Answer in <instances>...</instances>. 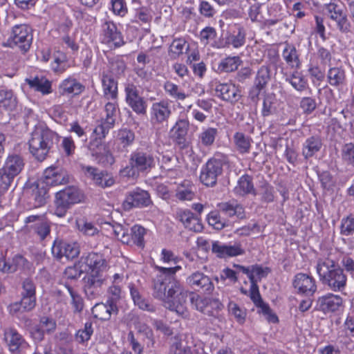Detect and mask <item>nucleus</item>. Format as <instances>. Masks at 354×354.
Instances as JSON below:
<instances>
[{
  "label": "nucleus",
  "instance_id": "obj_16",
  "mask_svg": "<svg viewBox=\"0 0 354 354\" xmlns=\"http://www.w3.org/2000/svg\"><path fill=\"white\" fill-rule=\"evenodd\" d=\"M104 275L88 274L84 278V292L89 299L97 298L102 293V286L105 283Z\"/></svg>",
  "mask_w": 354,
  "mask_h": 354
},
{
  "label": "nucleus",
  "instance_id": "obj_2",
  "mask_svg": "<svg viewBox=\"0 0 354 354\" xmlns=\"http://www.w3.org/2000/svg\"><path fill=\"white\" fill-rule=\"evenodd\" d=\"M158 158L151 151L138 149L133 151L129 159V165L121 170L123 176L137 177L140 173H149L155 168Z\"/></svg>",
  "mask_w": 354,
  "mask_h": 354
},
{
  "label": "nucleus",
  "instance_id": "obj_1",
  "mask_svg": "<svg viewBox=\"0 0 354 354\" xmlns=\"http://www.w3.org/2000/svg\"><path fill=\"white\" fill-rule=\"evenodd\" d=\"M317 274L320 281L334 292L343 291L347 283V277L343 268L330 257L317 259Z\"/></svg>",
  "mask_w": 354,
  "mask_h": 354
},
{
  "label": "nucleus",
  "instance_id": "obj_26",
  "mask_svg": "<svg viewBox=\"0 0 354 354\" xmlns=\"http://www.w3.org/2000/svg\"><path fill=\"white\" fill-rule=\"evenodd\" d=\"M215 92L218 97L232 103L237 102L241 97L238 88L232 83L216 84Z\"/></svg>",
  "mask_w": 354,
  "mask_h": 354
},
{
  "label": "nucleus",
  "instance_id": "obj_3",
  "mask_svg": "<svg viewBox=\"0 0 354 354\" xmlns=\"http://www.w3.org/2000/svg\"><path fill=\"white\" fill-rule=\"evenodd\" d=\"M57 135L49 129L38 128L31 134L28 141L30 153L39 161L46 159L53 147Z\"/></svg>",
  "mask_w": 354,
  "mask_h": 354
},
{
  "label": "nucleus",
  "instance_id": "obj_15",
  "mask_svg": "<svg viewBox=\"0 0 354 354\" xmlns=\"http://www.w3.org/2000/svg\"><path fill=\"white\" fill-rule=\"evenodd\" d=\"M187 283L194 290L210 294L214 290V286L210 278L201 272H195L186 279Z\"/></svg>",
  "mask_w": 354,
  "mask_h": 354
},
{
  "label": "nucleus",
  "instance_id": "obj_11",
  "mask_svg": "<svg viewBox=\"0 0 354 354\" xmlns=\"http://www.w3.org/2000/svg\"><path fill=\"white\" fill-rule=\"evenodd\" d=\"M101 42L115 47H120L124 44L123 37L117 26L113 21H106L102 25L100 34Z\"/></svg>",
  "mask_w": 354,
  "mask_h": 354
},
{
  "label": "nucleus",
  "instance_id": "obj_22",
  "mask_svg": "<svg viewBox=\"0 0 354 354\" xmlns=\"http://www.w3.org/2000/svg\"><path fill=\"white\" fill-rule=\"evenodd\" d=\"M171 113V106L168 102L162 100L154 102L151 108V122L153 124H162L167 121Z\"/></svg>",
  "mask_w": 354,
  "mask_h": 354
},
{
  "label": "nucleus",
  "instance_id": "obj_58",
  "mask_svg": "<svg viewBox=\"0 0 354 354\" xmlns=\"http://www.w3.org/2000/svg\"><path fill=\"white\" fill-rule=\"evenodd\" d=\"M275 99L271 95H268L264 97L262 104L261 115L263 117H268L276 111L274 106Z\"/></svg>",
  "mask_w": 354,
  "mask_h": 354
},
{
  "label": "nucleus",
  "instance_id": "obj_25",
  "mask_svg": "<svg viewBox=\"0 0 354 354\" xmlns=\"http://www.w3.org/2000/svg\"><path fill=\"white\" fill-rule=\"evenodd\" d=\"M93 317L101 321H108L112 315H117L118 309L116 304L111 300H107L106 303H97L91 309Z\"/></svg>",
  "mask_w": 354,
  "mask_h": 354
},
{
  "label": "nucleus",
  "instance_id": "obj_38",
  "mask_svg": "<svg viewBox=\"0 0 354 354\" xmlns=\"http://www.w3.org/2000/svg\"><path fill=\"white\" fill-rule=\"evenodd\" d=\"M17 104V99L12 90H0V108L8 111L14 110Z\"/></svg>",
  "mask_w": 354,
  "mask_h": 354
},
{
  "label": "nucleus",
  "instance_id": "obj_27",
  "mask_svg": "<svg viewBox=\"0 0 354 354\" xmlns=\"http://www.w3.org/2000/svg\"><path fill=\"white\" fill-rule=\"evenodd\" d=\"M29 262L21 255H15L12 259L0 258V271L3 273H13L19 269L29 268Z\"/></svg>",
  "mask_w": 354,
  "mask_h": 354
},
{
  "label": "nucleus",
  "instance_id": "obj_41",
  "mask_svg": "<svg viewBox=\"0 0 354 354\" xmlns=\"http://www.w3.org/2000/svg\"><path fill=\"white\" fill-rule=\"evenodd\" d=\"M26 82L31 88L37 91L41 92L43 95L52 93L51 82L45 77H35L33 79H27Z\"/></svg>",
  "mask_w": 354,
  "mask_h": 354
},
{
  "label": "nucleus",
  "instance_id": "obj_50",
  "mask_svg": "<svg viewBox=\"0 0 354 354\" xmlns=\"http://www.w3.org/2000/svg\"><path fill=\"white\" fill-rule=\"evenodd\" d=\"M50 67L55 73H64L68 67L66 55L61 52L55 54Z\"/></svg>",
  "mask_w": 354,
  "mask_h": 354
},
{
  "label": "nucleus",
  "instance_id": "obj_52",
  "mask_svg": "<svg viewBox=\"0 0 354 354\" xmlns=\"http://www.w3.org/2000/svg\"><path fill=\"white\" fill-rule=\"evenodd\" d=\"M66 288L71 297V304L73 308V312L75 313H80L84 308L82 297L71 286H66Z\"/></svg>",
  "mask_w": 354,
  "mask_h": 354
},
{
  "label": "nucleus",
  "instance_id": "obj_54",
  "mask_svg": "<svg viewBox=\"0 0 354 354\" xmlns=\"http://www.w3.org/2000/svg\"><path fill=\"white\" fill-rule=\"evenodd\" d=\"M270 78V68L268 66H262L257 73L254 84L266 88Z\"/></svg>",
  "mask_w": 354,
  "mask_h": 354
},
{
  "label": "nucleus",
  "instance_id": "obj_33",
  "mask_svg": "<svg viewBox=\"0 0 354 354\" xmlns=\"http://www.w3.org/2000/svg\"><path fill=\"white\" fill-rule=\"evenodd\" d=\"M24 167L23 158L15 154L8 156L2 169L15 177L21 171Z\"/></svg>",
  "mask_w": 354,
  "mask_h": 354
},
{
  "label": "nucleus",
  "instance_id": "obj_64",
  "mask_svg": "<svg viewBox=\"0 0 354 354\" xmlns=\"http://www.w3.org/2000/svg\"><path fill=\"white\" fill-rule=\"evenodd\" d=\"M342 160L348 165H354V145L353 143L345 144L341 151Z\"/></svg>",
  "mask_w": 354,
  "mask_h": 354
},
{
  "label": "nucleus",
  "instance_id": "obj_49",
  "mask_svg": "<svg viewBox=\"0 0 354 354\" xmlns=\"http://www.w3.org/2000/svg\"><path fill=\"white\" fill-rule=\"evenodd\" d=\"M234 141L237 150L241 153L250 151L252 139L241 132H236L234 136Z\"/></svg>",
  "mask_w": 354,
  "mask_h": 354
},
{
  "label": "nucleus",
  "instance_id": "obj_19",
  "mask_svg": "<svg viewBox=\"0 0 354 354\" xmlns=\"http://www.w3.org/2000/svg\"><path fill=\"white\" fill-rule=\"evenodd\" d=\"M52 253L57 259L65 257L68 260L77 257L80 250L76 243L55 241L52 247Z\"/></svg>",
  "mask_w": 354,
  "mask_h": 354
},
{
  "label": "nucleus",
  "instance_id": "obj_40",
  "mask_svg": "<svg viewBox=\"0 0 354 354\" xmlns=\"http://www.w3.org/2000/svg\"><path fill=\"white\" fill-rule=\"evenodd\" d=\"M163 88L166 94L176 101H183L189 96L178 85L171 81H166Z\"/></svg>",
  "mask_w": 354,
  "mask_h": 354
},
{
  "label": "nucleus",
  "instance_id": "obj_55",
  "mask_svg": "<svg viewBox=\"0 0 354 354\" xmlns=\"http://www.w3.org/2000/svg\"><path fill=\"white\" fill-rule=\"evenodd\" d=\"M186 46V41L183 39H174L171 44L169 49V55L173 58L176 59L183 53L184 49Z\"/></svg>",
  "mask_w": 354,
  "mask_h": 354
},
{
  "label": "nucleus",
  "instance_id": "obj_61",
  "mask_svg": "<svg viewBox=\"0 0 354 354\" xmlns=\"http://www.w3.org/2000/svg\"><path fill=\"white\" fill-rule=\"evenodd\" d=\"M188 127L189 122L187 120H179L176 122L171 131L177 139H181L187 135Z\"/></svg>",
  "mask_w": 354,
  "mask_h": 354
},
{
  "label": "nucleus",
  "instance_id": "obj_30",
  "mask_svg": "<svg viewBox=\"0 0 354 354\" xmlns=\"http://www.w3.org/2000/svg\"><path fill=\"white\" fill-rule=\"evenodd\" d=\"M232 28L234 29L232 30V32L226 37V43L234 48L243 46L245 44L246 37L245 28L239 24H235Z\"/></svg>",
  "mask_w": 354,
  "mask_h": 354
},
{
  "label": "nucleus",
  "instance_id": "obj_24",
  "mask_svg": "<svg viewBox=\"0 0 354 354\" xmlns=\"http://www.w3.org/2000/svg\"><path fill=\"white\" fill-rule=\"evenodd\" d=\"M57 324L55 319L48 317H42L39 323L31 331V335L35 341L41 342L45 334H51L55 332Z\"/></svg>",
  "mask_w": 354,
  "mask_h": 354
},
{
  "label": "nucleus",
  "instance_id": "obj_31",
  "mask_svg": "<svg viewBox=\"0 0 354 354\" xmlns=\"http://www.w3.org/2000/svg\"><path fill=\"white\" fill-rule=\"evenodd\" d=\"M328 84L335 88H339L346 84V75L344 68L340 67H331L327 72Z\"/></svg>",
  "mask_w": 354,
  "mask_h": 354
},
{
  "label": "nucleus",
  "instance_id": "obj_32",
  "mask_svg": "<svg viewBox=\"0 0 354 354\" xmlns=\"http://www.w3.org/2000/svg\"><path fill=\"white\" fill-rule=\"evenodd\" d=\"M102 86L103 97L106 100H118V82L111 75H102Z\"/></svg>",
  "mask_w": 354,
  "mask_h": 354
},
{
  "label": "nucleus",
  "instance_id": "obj_14",
  "mask_svg": "<svg viewBox=\"0 0 354 354\" xmlns=\"http://www.w3.org/2000/svg\"><path fill=\"white\" fill-rule=\"evenodd\" d=\"M292 286L299 294L313 295L317 290L315 279L311 275L302 272L294 277Z\"/></svg>",
  "mask_w": 354,
  "mask_h": 354
},
{
  "label": "nucleus",
  "instance_id": "obj_13",
  "mask_svg": "<svg viewBox=\"0 0 354 354\" xmlns=\"http://www.w3.org/2000/svg\"><path fill=\"white\" fill-rule=\"evenodd\" d=\"M212 252L221 259L235 257L245 254V250L240 242L230 245L218 241H212Z\"/></svg>",
  "mask_w": 354,
  "mask_h": 354
},
{
  "label": "nucleus",
  "instance_id": "obj_8",
  "mask_svg": "<svg viewBox=\"0 0 354 354\" xmlns=\"http://www.w3.org/2000/svg\"><path fill=\"white\" fill-rule=\"evenodd\" d=\"M106 101L104 109L105 115L98 121V124L93 131L94 133L100 138H104L110 129L113 128L116 115L119 112L118 100Z\"/></svg>",
  "mask_w": 354,
  "mask_h": 354
},
{
  "label": "nucleus",
  "instance_id": "obj_44",
  "mask_svg": "<svg viewBox=\"0 0 354 354\" xmlns=\"http://www.w3.org/2000/svg\"><path fill=\"white\" fill-rule=\"evenodd\" d=\"M31 228L40 241L46 240L50 236L51 223L46 218L35 223Z\"/></svg>",
  "mask_w": 354,
  "mask_h": 354
},
{
  "label": "nucleus",
  "instance_id": "obj_46",
  "mask_svg": "<svg viewBox=\"0 0 354 354\" xmlns=\"http://www.w3.org/2000/svg\"><path fill=\"white\" fill-rule=\"evenodd\" d=\"M241 63L239 56L227 57L223 59L218 66L219 72L230 73L236 71Z\"/></svg>",
  "mask_w": 354,
  "mask_h": 354
},
{
  "label": "nucleus",
  "instance_id": "obj_37",
  "mask_svg": "<svg viewBox=\"0 0 354 354\" xmlns=\"http://www.w3.org/2000/svg\"><path fill=\"white\" fill-rule=\"evenodd\" d=\"M322 146V140L318 137L312 136L306 140L303 144L302 154L306 159L313 157Z\"/></svg>",
  "mask_w": 354,
  "mask_h": 354
},
{
  "label": "nucleus",
  "instance_id": "obj_43",
  "mask_svg": "<svg viewBox=\"0 0 354 354\" xmlns=\"http://www.w3.org/2000/svg\"><path fill=\"white\" fill-rule=\"evenodd\" d=\"M234 192L236 194L241 196L248 194H254L252 178L248 175L242 176L238 180L237 185L234 188Z\"/></svg>",
  "mask_w": 354,
  "mask_h": 354
},
{
  "label": "nucleus",
  "instance_id": "obj_62",
  "mask_svg": "<svg viewBox=\"0 0 354 354\" xmlns=\"http://www.w3.org/2000/svg\"><path fill=\"white\" fill-rule=\"evenodd\" d=\"M77 226L78 230L86 236H94L99 232L97 228L92 223L84 220L77 221Z\"/></svg>",
  "mask_w": 354,
  "mask_h": 354
},
{
  "label": "nucleus",
  "instance_id": "obj_9",
  "mask_svg": "<svg viewBox=\"0 0 354 354\" xmlns=\"http://www.w3.org/2000/svg\"><path fill=\"white\" fill-rule=\"evenodd\" d=\"M125 101L131 109L138 115H145L147 113V102L139 94L137 86L133 83L124 85Z\"/></svg>",
  "mask_w": 354,
  "mask_h": 354
},
{
  "label": "nucleus",
  "instance_id": "obj_39",
  "mask_svg": "<svg viewBox=\"0 0 354 354\" xmlns=\"http://www.w3.org/2000/svg\"><path fill=\"white\" fill-rule=\"evenodd\" d=\"M286 81L297 91L301 92L308 88V80L305 76L298 71H294L291 75L286 77Z\"/></svg>",
  "mask_w": 354,
  "mask_h": 354
},
{
  "label": "nucleus",
  "instance_id": "obj_23",
  "mask_svg": "<svg viewBox=\"0 0 354 354\" xmlns=\"http://www.w3.org/2000/svg\"><path fill=\"white\" fill-rule=\"evenodd\" d=\"M176 218L189 230L199 232L203 230L200 219L189 209H178L176 212Z\"/></svg>",
  "mask_w": 354,
  "mask_h": 354
},
{
  "label": "nucleus",
  "instance_id": "obj_45",
  "mask_svg": "<svg viewBox=\"0 0 354 354\" xmlns=\"http://www.w3.org/2000/svg\"><path fill=\"white\" fill-rule=\"evenodd\" d=\"M41 182L38 183L32 189V198L34 200V207H38L44 205L48 198V189Z\"/></svg>",
  "mask_w": 354,
  "mask_h": 354
},
{
  "label": "nucleus",
  "instance_id": "obj_56",
  "mask_svg": "<svg viewBox=\"0 0 354 354\" xmlns=\"http://www.w3.org/2000/svg\"><path fill=\"white\" fill-rule=\"evenodd\" d=\"M113 232L115 236L123 243L129 244L130 235L128 227L119 223L112 225Z\"/></svg>",
  "mask_w": 354,
  "mask_h": 354
},
{
  "label": "nucleus",
  "instance_id": "obj_10",
  "mask_svg": "<svg viewBox=\"0 0 354 354\" xmlns=\"http://www.w3.org/2000/svg\"><path fill=\"white\" fill-rule=\"evenodd\" d=\"M4 339L12 354H23L29 347L26 340L14 328L4 330Z\"/></svg>",
  "mask_w": 354,
  "mask_h": 354
},
{
  "label": "nucleus",
  "instance_id": "obj_63",
  "mask_svg": "<svg viewBox=\"0 0 354 354\" xmlns=\"http://www.w3.org/2000/svg\"><path fill=\"white\" fill-rule=\"evenodd\" d=\"M340 233L344 236H349L354 233V218L347 216L341 221Z\"/></svg>",
  "mask_w": 354,
  "mask_h": 354
},
{
  "label": "nucleus",
  "instance_id": "obj_35",
  "mask_svg": "<svg viewBox=\"0 0 354 354\" xmlns=\"http://www.w3.org/2000/svg\"><path fill=\"white\" fill-rule=\"evenodd\" d=\"M219 211L225 215L232 217L236 216L239 218L244 217V210L241 205L236 201L223 202L218 204Z\"/></svg>",
  "mask_w": 354,
  "mask_h": 354
},
{
  "label": "nucleus",
  "instance_id": "obj_48",
  "mask_svg": "<svg viewBox=\"0 0 354 354\" xmlns=\"http://www.w3.org/2000/svg\"><path fill=\"white\" fill-rule=\"evenodd\" d=\"M218 131L215 128L208 127L203 129L198 134V144L208 147L212 146L217 136Z\"/></svg>",
  "mask_w": 354,
  "mask_h": 354
},
{
  "label": "nucleus",
  "instance_id": "obj_29",
  "mask_svg": "<svg viewBox=\"0 0 354 354\" xmlns=\"http://www.w3.org/2000/svg\"><path fill=\"white\" fill-rule=\"evenodd\" d=\"M317 304L320 310L324 313L334 312L342 306V298L340 296L329 293L319 297Z\"/></svg>",
  "mask_w": 354,
  "mask_h": 354
},
{
  "label": "nucleus",
  "instance_id": "obj_17",
  "mask_svg": "<svg viewBox=\"0 0 354 354\" xmlns=\"http://www.w3.org/2000/svg\"><path fill=\"white\" fill-rule=\"evenodd\" d=\"M68 181V176L62 168L51 166L44 170L40 182L46 186H57L66 184Z\"/></svg>",
  "mask_w": 354,
  "mask_h": 354
},
{
  "label": "nucleus",
  "instance_id": "obj_42",
  "mask_svg": "<svg viewBox=\"0 0 354 354\" xmlns=\"http://www.w3.org/2000/svg\"><path fill=\"white\" fill-rule=\"evenodd\" d=\"M194 196L193 186L189 181L184 180L178 185L176 190V197L177 199L181 201H192Z\"/></svg>",
  "mask_w": 354,
  "mask_h": 354
},
{
  "label": "nucleus",
  "instance_id": "obj_36",
  "mask_svg": "<svg viewBox=\"0 0 354 354\" xmlns=\"http://www.w3.org/2000/svg\"><path fill=\"white\" fill-rule=\"evenodd\" d=\"M282 57L291 68H299L301 65L299 55L295 46L290 44H285L282 52Z\"/></svg>",
  "mask_w": 354,
  "mask_h": 354
},
{
  "label": "nucleus",
  "instance_id": "obj_7",
  "mask_svg": "<svg viewBox=\"0 0 354 354\" xmlns=\"http://www.w3.org/2000/svg\"><path fill=\"white\" fill-rule=\"evenodd\" d=\"M32 42V28L26 24H16L11 28L7 44L17 48L22 53L28 52Z\"/></svg>",
  "mask_w": 354,
  "mask_h": 354
},
{
  "label": "nucleus",
  "instance_id": "obj_12",
  "mask_svg": "<svg viewBox=\"0 0 354 354\" xmlns=\"http://www.w3.org/2000/svg\"><path fill=\"white\" fill-rule=\"evenodd\" d=\"M151 203L149 194L138 187L130 192L122 203L123 209L129 211L134 207H147Z\"/></svg>",
  "mask_w": 354,
  "mask_h": 354
},
{
  "label": "nucleus",
  "instance_id": "obj_57",
  "mask_svg": "<svg viewBox=\"0 0 354 354\" xmlns=\"http://www.w3.org/2000/svg\"><path fill=\"white\" fill-rule=\"evenodd\" d=\"M207 222L214 229L220 230L225 227L226 221L221 217L220 213L217 211H212L207 215Z\"/></svg>",
  "mask_w": 354,
  "mask_h": 354
},
{
  "label": "nucleus",
  "instance_id": "obj_18",
  "mask_svg": "<svg viewBox=\"0 0 354 354\" xmlns=\"http://www.w3.org/2000/svg\"><path fill=\"white\" fill-rule=\"evenodd\" d=\"M86 265L88 268V274L104 275L109 264L104 255L100 253L91 252L85 258Z\"/></svg>",
  "mask_w": 354,
  "mask_h": 354
},
{
  "label": "nucleus",
  "instance_id": "obj_47",
  "mask_svg": "<svg viewBox=\"0 0 354 354\" xmlns=\"http://www.w3.org/2000/svg\"><path fill=\"white\" fill-rule=\"evenodd\" d=\"M147 230L142 226L135 225L131 228L129 244L133 243L140 248L145 246L144 236Z\"/></svg>",
  "mask_w": 354,
  "mask_h": 354
},
{
  "label": "nucleus",
  "instance_id": "obj_20",
  "mask_svg": "<svg viewBox=\"0 0 354 354\" xmlns=\"http://www.w3.org/2000/svg\"><path fill=\"white\" fill-rule=\"evenodd\" d=\"M99 137L91 141L88 145V149L93 156H95L98 162L104 165H111L114 163L115 159L112 153L105 148L101 143Z\"/></svg>",
  "mask_w": 354,
  "mask_h": 354
},
{
  "label": "nucleus",
  "instance_id": "obj_5",
  "mask_svg": "<svg viewBox=\"0 0 354 354\" xmlns=\"http://www.w3.org/2000/svg\"><path fill=\"white\" fill-rule=\"evenodd\" d=\"M156 269L158 270V274L153 281V295L164 302L167 298L168 290L171 288V282L178 281L175 277V273L180 267L167 268L156 266Z\"/></svg>",
  "mask_w": 354,
  "mask_h": 354
},
{
  "label": "nucleus",
  "instance_id": "obj_59",
  "mask_svg": "<svg viewBox=\"0 0 354 354\" xmlns=\"http://www.w3.org/2000/svg\"><path fill=\"white\" fill-rule=\"evenodd\" d=\"M332 20L336 22L337 28L341 32L347 33L350 32L351 25L344 12L335 17Z\"/></svg>",
  "mask_w": 354,
  "mask_h": 354
},
{
  "label": "nucleus",
  "instance_id": "obj_6",
  "mask_svg": "<svg viewBox=\"0 0 354 354\" xmlns=\"http://www.w3.org/2000/svg\"><path fill=\"white\" fill-rule=\"evenodd\" d=\"M228 162V158L225 155L215 154L201 169L200 175L201 183L207 187L216 185L218 176L223 172V167Z\"/></svg>",
  "mask_w": 354,
  "mask_h": 354
},
{
  "label": "nucleus",
  "instance_id": "obj_53",
  "mask_svg": "<svg viewBox=\"0 0 354 354\" xmlns=\"http://www.w3.org/2000/svg\"><path fill=\"white\" fill-rule=\"evenodd\" d=\"M93 333V324L91 322H87L85 323L83 328L77 331L75 334V339L79 343H84L90 339Z\"/></svg>",
  "mask_w": 354,
  "mask_h": 354
},
{
  "label": "nucleus",
  "instance_id": "obj_4",
  "mask_svg": "<svg viewBox=\"0 0 354 354\" xmlns=\"http://www.w3.org/2000/svg\"><path fill=\"white\" fill-rule=\"evenodd\" d=\"M171 288L168 290L167 298L163 302L164 306L177 315L186 317L188 315L187 299L188 290L179 281L171 282Z\"/></svg>",
  "mask_w": 354,
  "mask_h": 354
},
{
  "label": "nucleus",
  "instance_id": "obj_60",
  "mask_svg": "<svg viewBox=\"0 0 354 354\" xmlns=\"http://www.w3.org/2000/svg\"><path fill=\"white\" fill-rule=\"evenodd\" d=\"M228 310L234 317L237 322L239 324L244 323L246 317V312L244 309L241 308L236 303L230 301L228 304Z\"/></svg>",
  "mask_w": 354,
  "mask_h": 354
},
{
  "label": "nucleus",
  "instance_id": "obj_21",
  "mask_svg": "<svg viewBox=\"0 0 354 354\" xmlns=\"http://www.w3.org/2000/svg\"><path fill=\"white\" fill-rule=\"evenodd\" d=\"M82 194L75 187H68L56 193L55 200L62 206L70 207L80 203L82 199Z\"/></svg>",
  "mask_w": 354,
  "mask_h": 354
},
{
  "label": "nucleus",
  "instance_id": "obj_51",
  "mask_svg": "<svg viewBox=\"0 0 354 354\" xmlns=\"http://www.w3.org/2000/svg\"><path fill=\"white\" fill-rule=\"evenodd\" d=\"M135 140L134 132L127 129H120L117 136V142L122 148L131 146Z\"/></svg>",
  "mask_w": 354,
  "mask_h": 354
},
{
  "label": "nucleus",
  "instance_id": "obj_34",
  "mask_svg": "<svg viewBox=\"0 0 354 354\" xmlns=\"http://www.w3.org/2000/svg\"><path fill=\"white\" fill-rule=\"evenodd\" d=\"M131 298L137 306L141 310L148 312H155L156 307L147 299L142 297L138 288L132 283L129 285Z\"/></svg>",
  "mask_w": 354,
  "mask_h": 354
},
{
  "label": "nucleus",
  "instance_id": "obj_28",
  "mask_svg": "<svg viewBox=\"0 0 354 354\" xmlns=\"http://www.w3.org/2000/svg\"><path fill=\"white\" fill-rule=\"evenodd\" d=\"M84 90V86L77 79L71 76L62 81L59 86V92L62 95H78L81 94Z\"/></svg>",
  "mask_w": 354,
  "mask_h": 354
}]
</instances>
